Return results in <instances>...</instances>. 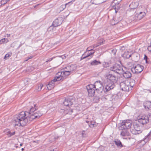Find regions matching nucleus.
Returning a JSON list of instances; mask_svg holds the SVG:
<instances>
[{
	"instance_id": "nucleus-38",
	"label": "nucleus",
	"mask_w": 151,
	"mask_h": 151,
	"mask_svg": "<svg viewBox=\"0 0 151 151\" xmlns=\"http://www.w3.org/2000/svg\"><path fill=\"white\" fill-rule=\"evenodd\" d=\"M147 59H148V58H147V56L146 55H145V57L144 58V59L145 60L146 62V63H147Z\"/></svg>"
},
{
	"instance_id": "nucleus-42",
	"label": "nucleus",
	"mask_w": 151,
	"mask_h": 151,
	"mask_svg": "<svg viewBox=\"0 0 151 151\" xmlns=\"http://www.w3.org/2000/svg\"><path fill=\"white\" fill-rule=\"evenodd\" d=\"M29 60V59H28V58H27V59L24 60V62H25Z\"/></svg>"
},
{
	"instance_id": "nucleus-19",
	"label": "nucleus",
	"mask_w": 151,
	"mask_h": 151,
	"mask_svg": "<svg viewBox=\"0 0 151 151\" xmlns=\"http://www.w3.org/2000/svg\"><path fill=\"white\" fill-rule=\"evenodd\" d=\"M143 106L147 110H148L150 109L151 108V102L148 101H146L144 103Z\"/></svg>"
},
{
	"instance_id": "nucleus-41",
	"label": "nucleus",
	"mask_w": 151,
	"mask_h": 151,
	"mask_svg": "<svg viewBox=\"0 0 151 151\" xmlns=\"http://www.w3.org/2000/svg\"><path fill=\"white\" fill-rule=\"evenodd\" d=\"M32 58H33L32 56H30L28 57L27 58H28V59H29Z\"/></svg>"
},
{
	"instance_id": "nucleus-25",
	"label": "nucleus",
	"mask_w": 151,
	"mask_h": 151,
	"mask_svg": "<svg viewBox=\"0 0 151 151\" xmlns=\"http://www.w3.org/2000/svg\"><path fill=\"white\" fill-rule=\"evenodd\" d=\"M75 0H72L71 1L68 2V3H66L65 5H62L60 7L59 9L60 11L63 10L65 8L66 6L67 5H68L69 4H72L73 2Z\"/></svg>"
},
{
	"instance_id": "nucleus-1",
	"label": "nucleus",
	"mask_w": 151,
	"mask_h": 151,
	"mask_svg": "<svg viewBox=\"0 0 151 151\" xmlns=\"http://www.w3.org/2000/svg\"><path fill=\"white\" fill-rule=\"evenodd\" d=\"M37 109L36 104H34L33 106L30 108L29 112L22 111L16 115L14 121L15 126H24L28 122V119L29 121H31L40 118L42 115V113L40 111H37Z\"/></svg>"
},
{
	"instance_id": "nucleus-33",
	"label": "nucleus",
	"mask_w": 151,
	"mask_h": 151,
	"mask_svg": "<svg viewBox=\"0 0 151 151\" xmlns=\"http://www.w3.org/2000/svg\"><path fill=\"white\" fill-rule=\"evenodd\" d=\"M15 132L11 133L10 131H9L7 132V135L9 137H10L12 135H14L15 134Z\"/></svg>"
},
{
	"instance_id": "nucleus-18",
	"label": "nucleus",
	"mask_w": 151,
	"mask_h": 151,
	"mask_svg": "<svg viewBox=\"0 0 151 151\" xmlns=\"http://www.w3.org/2000/svg\"><path fill=\"white\" fill-rule=\"evenodd\" d=\"M122 130L121 132V134L122 136H129V133L128 132V129L124 128L122 129H120Z\"/></svg>"
},
{
	"instance_id": "nucleus-29",
	"label": "nucleus",
	"mask_w": 151,
	"mask_h": 151,
	"mask_svg": "<svg viewBox=\"0 0 151 151\" xmlns=\"http://www.w3.org/2000/svg\"><path fill=\"white\" fill-rule=\"evenodd\" d=\"M43 85L42 84H40L38 85L36 88V91H40L41 90L42 87H43Z\"/></svg>"
},
{
	"instance_id": "nucleus-14",
	"label": "nucleus",
	"mask_w": 151,
	"mask_h": 151,
	"mask_svg": "<svg viewBox=\"0 0 151 151\" xmlns=\"http://www.w3.org/2000/svg\"><path fill=\"white\" fill-rule=\"evenodd\" d=\"M92 116H88V117H87V119L88 118L90 119V121H87L85 120L86 122L87 123H88L90 122V124L89 125V127H90L92 128L93 127H94L96 126L97 124L95 122L92 121V120H93V118H92Z\"/></svg>"
},
{
	"instance_id": "nucleus-23",
	"label": "nucleus",
	"mask_w": 151,
	"mask_h": 151,
	"mask_svg": "<svg viewBox=\"0 0 151 151\" xmlns=\"http://www.w3.org/2000/svg\"><path fill=\"white\" fill-rule=\"evenodd\" d=\"M131 53L127 51L125 52L122 55V56L124 58H128L131 56Z\"/></svg>"
},
{
	"instance_id": "nucleus-13",
	"label": "nucleus",
	"mask_w": 151,
	"mask_h": 151,
	"mask_svg": "<svg viewBox=\"0 0 151 151\" xmlns=\"http://www.w3.org/2000/svg\"><path fill=\"white\" fill-rule=\"evenodd\" d=\"M58 79L57 78H56V77H55L53 80H52L51 82L47 85V88L48 90H51L54 88L55 85L54 83L55 82L59 81H58Z\"/></svg>"
},
{
	"instance_id": "nucleus-26",
	"label": "nucleus",
	"mask_w": 151,
	"mask_h": 151,
	"mask_svg": "<svg viewBox=\"0 0 151 151\" xmlns=\"http://www.w3.org/2000/svg\"><path fill=\"white\" fill-rule=\"evenodd\" d=\"M115 144L118 147H122V144L121 142L119 140H116L114 141Z\"/></svg>"
},
{
	"instance_id": "nucleus-36",
	"label": "nucleus",
	"mask_w": 151,
	"mask_h": 151,
	"mask_svg": "<svg viewBox=\"0 0 151 151\" xmlns=\"http://www.w3.org/2000/svg\"><path fill=\"white\" fill-rule=\"evenodd\" d=\"M7 2L6 0H2L1 1V5H3L6 4Z\"/></svg>"
},
{
	"instance_id": "nucleus-3",
	"label": "nucleus",
	"mask_w": 151,
	"mask_h": 151,
	"mask_svg": "<svg viewBox=\"0 0 151 151\" xmlns=\"http://www.w3.org/2000/svg\"><path fill=\"white\" fill-rule=\"evenodd\" d=\"M93 85L94 86V88L99 93H100L103 91L104 93L107 92L104 91V89L106 88V84L105 85V87H102V85L100 81H96L94 85Z\"/></svg>"
},
{
	"instance_id": "nucleus-6",
	"label": "nucleus",
	"mask_w": 151,
	"mask_h": 151,
	"mask_svg": "<svg viewBox=\"0 0 151 151\" xmlns=\"http://www.w3.org/2000/svg\"><path fill=\"white\" fill-rule=\"evenodd\" d=\"M120 87L122 91H129L130 88L129 86V81L128 80L123 81L120 83Z\"/></svg>"
},
{
	"instance_id": "nucleus-31",
	"label": "nucleus",
	"mask_w": 151,
	"mask_h": 151,
	"mask_svg": "<svg viewBox=\"0 0 151 151\" xmlns=\"http://www.w3.org/2000/svg\"><path fill=\"white\" fill-rule=\"evenodd\" d=\"M30 82H31V80L30 79L26 78L24 80V83L25 85L28 84Z\"/></svg>"
},
{
	"instance_id": "nucleus-10",
	"label": "nucleus",
	"mask_w": 151,
	"mask_h": 151,
	"mask_svg": "<svg viewBox=\"0 0 151 151\" xmlns=\"http://www.w3.org/2000/svg\"><path fill=\"white\" fill-rule=\"evenodd\" d=\"M86 88L88 92V96L91 97L94 96L95 91L93 85L92 84H90L87 86Z\"/></svg>"
},
{
	"instance_id": "nucleus-28",
	"label": "nucleus",
	"mask_w": 151,
	"mask_h": 151,
	"mask_svg": "<svg viewBox=\"0 0 151 151\" xmlns=\"http://www.w3.org/2000/svg\"><path fill=\"white\" fill-rule=\"evenodd\" d=\"M69 67L70 68V71L71 73L73 71L75 70L76 69V67L74 65H71L69 66Z\"/></svg>"
},
{
	"instance_id": "nucleus-8",
	"label": "nucleus",
	"mask_w": 151,
	"mask_h": 151,
	"mask_svg": "<svg viewBox=\"0 0 151 151\" xmlns=\"http://www.w3.org/2000/svg\"><path fill=\"white\" fill-rule=\"evenodd\" d=\"M133 128L130 129V131L133 134H136L141 133L140 127L135 123H134Z\"/></svg>"
},
{
	"instance_id": "nucleus-12",
	"label": "nucleus",
	"mask_w": 151,
	"mask_h": 151,
	"mask_svg": "<svg viewBox=\"0 0 151 151\" xmlns=\"http://www.w3.org/2000/svg\"><path fill=\"white\" fill-rule=\"evenodd\" d=\"M121 0H114L111 3V6L115 10V12H117V11L116 9H118L120 8V4L119 2Z\"/></svg>"
},
{
	"instance_id": "nucleus-7",
	"label": "nucleus",
	"mask_w": 151,
	"mask_h": 151,
	"mask_svg": "<svg viewBox=\"0 0 151 151\" xmlns=\"http://www.w3.org/2000/svg\"><path fill=\"white\" fill-rule=\"evenodd\" d=\"M121 126L119 127V129H122L124 128L127 129L132 128V124L129 120H124L120 124Z\"/></svg>"
},
{
	"instance_id": "nucleus-27",
	"label": "nucleus",
	"mask_w": 151,
	"mask_h": 151,
	"mask_svg": "<svg viewBox=\"0 0 151 151\" xmlns=\"http://www.w3.org/2000/svg\"><path fill=\"white\" fill-rule=\"evenodd\" d=\"M135 81L134 80H132L130 81H129V86H130V88L133 87L135 84Z\"/></svg>"
},
{
	"instance_id": "nucleus-43",
	"label": "nucleus",
	"mask_w": 151,
	"mask_h": 151,
	"mask_svg": "<svg viewBox=\"0 0 151 151\" xmlns=\"http://www.w3.org/2000/svg\"><path fill=\"white\" fill-rule=\"evenodd\" d=\"M38 141H33V143H35V142H37V143H38Z\"/></svg>"
},
{
	"instance_id": "nucleus-21",
	"label": "nucleus",
	"mask_w": 151,
	"mask_h": 151,
	"mask_svg": "<svg viewBox=\"0 0 151 151\" xmlns=\"http://www.w3.org/2000/svg\"><path fill=\"white\" fill-rule=\"evenodd\" d=\"M122 74H123V76L126 78H130L131 76V73L129 71L124 72V71L123 73Z\"/></svg>"
},
{
	"instance_id": "nucleus-16",
	"label": "nucleus",
	"mask_w": 151,
	"mask_h": 151,
	"mask_svg": "<svg viewBox=\"0 0 151 151\" xmlns=\"http://www.w3.org/2000/svg\"><path fill=\"white\" fill-rule=\"evenodd\" d=\"M145 15L144 12H140L139 13H137L135 15V19L139 20L142 18Z\"/></svg>"
},
{
	"instance_id": "nucleus-24",
	"label": "nucleus",
	"mask_w": 151,
	"mask_h": 151,
	"mask_svg": "<svg viewBox=\"0 0 151 151\" xmlns=\"http://www.w3.org/2000/svg\"><path fill=\"white\" fill-rule=\"evenodd\" d=\"M101 64V62L96 60H95L92 61L90 63V65L92 66H95Z\"/></svg>"
},
{
	"instance_id": "nucleus-15",
	"label": "nucleus",
	"mask_w": 151,
	"mask_h": 151,
	"mask_svg": "<svg viewBox=\"0 0 151 151\" xmlns=\"http://www.w3.org/2000/svg\"><path fill=\"white\" fill-rule=\"evenodd\" d=\"M95 52L94 51H93V52L87 51L84 53L82 55L81 60L83 59L88 57L91 56V57H92V55Z\"/></svg>"
},
{
	"instance_id": "nucleus-49",
	"label": "nucleus",
	"mask_w": 151,
	"mask_h": 151,
	"mask_svg": "<svg viewBox=\"0 0 151 151\" xmlns=\"http://www.w3.org/2000/svg\"><path fill=\"white\" fill-rule=\"evenodd\" d=\"M6 0L7 2L8 1H9L10 0Z\"/></svg>"
},
{
	"instance_id": "nucleus-45",
	"label": "nucleus",
	"mask_w": 151,
	"mask_h": 151,
	"mask_svg": "<svg viewBox=\"0 0 151 151\" xmlns=\"http://www.w3.org/2000/svg\"><path fill=\"white\" fill-rule=\"evenodd\" d=\"M86 119H87V120H87V121H90V119H88H88H87V117L86 118Z\"/></svg>"
},
{
	"instance_id": "nucleus-50",
	"label": "nucleus",
	"mask_w": 151,
	"mask_h": 151,
	"mask_svg": "<svg viewBox=\"0 0 151 151\" xmlns=\"http://www.w3.org/2000/svg\"><path fill=\"white\" fill-rule=\"evenodd\" d=\"M54 151V150H51V151Z\"/></svg>"
},
{
	"instance_id": "nucleus-22",
	"label": "nucleus",
	"mask_w": 151,
	"mask_h": 151,
	"mask_svg": "<svg viewBox=\"0 0 151 151\" xmlns=\"http://www.w3.org/2000/svg\"><path fill=\"white\" fill-rule=\"evenodd\" d=\"M61 21L59 22V19H56L53 22L52 26L54 27H57L61 24Z\"/></svg>"
},
{
	"instance_id": "nucleus-48",
	"label": "nucleus",
	"mask_w": 151,
	"mask_h": 151,
	"mask_svg": "<svg viewBox=\"0 0 151 151\" xmlns=\"http://www.w3.org/2000/svg\"><path fill=\"white\" fill-rule=\"evenodd\" d=\"M22 143H21V144H20V146H22Z\"/></svg>"
},
{
	"instance_id": "nucleus-2",
	"label": "nucleus",
	"mask_w": 151,
	"mask_h": 151,
	"mask_svg": "<svg viewBox=\"0 0 151 151\" xmlns=\"http://www.w3.org/2000/svg\"><path fill=\"white\" fill-rule=\"evenodd\" d=\"M106 78V81L105 82L106 88L104 91H108L114 88V83L116 82V79L115 76L111 74L107 75Z\"/></svg>"
},
{
	"instance_id": "nucleus-35",
	"label": "nucleus",
	"mask_w": 151,
	"mask_h": 151,
	"mask_svg": "<svg viewBox=\"0 0 151 151\" xmlns=\"http://www.w3.org/2000/svg\"><path fill=\"white\" fill-rule=\"evenodd\" d=\"M93 51H94V50H93L91 48V47H89L87 48L86 49V51H90L91 52H93Z\"/></svg>"
},
{
	"instance_id": "nucleus-5",
	"label": "nucleus",
	"mask_w": 151,
	"mask_h": 151,
	"mask_svg": "<svg viewBox=\"0 0 151 151\" xmlns=\"http://www.w3.org/2000/svg\"><path fill=\"white\" fill-rule=\"evenodd\" d=\"M111 70L119 74L123 73V67L121 65L116 64L110 68Z\"/></svg>"
},
{
	"instance_id": "nucleus-11",
	"label": "nucleus",
	"mask_w": 151,
	"mask_h": 151,
	"mask_svg": "<svg viewBox=\"0 0 151 151\" xmlns=\"http://www.w3.org/2000/svg\"><path fill=\"white\" fill-rule=\"evenodd\" d=\"M138 121L141 124H145L149 122L148 117L146 115L142 116L138 119Z\"/></svg>"
},
{
	"instance_id": "nucleus-39",
	"label": "nucleus",
	"mask_w": 151,
	"mask_h": 151,
	"mask_svg": "<svg viewBox=\"0 0 151 151\" xmlns=\"http://www.w3.org/2000/svg\"><path fill=\"white\" fill-rule=\"evenodd\" d=\"M53 58H51L49 59H48L47 60V61H46V62H48L51 61L52 60Z\"/></svg>"
},
{
	"instance_id": "nucleus-44",
	"label": "nucleus",
	"mask_w": 151,
	"mask_h": 151,
	"mask_svg": "<svg viewBox=\"0 0 151 151\" xmlns=\"http://www.w3.org/2000/svg\"><path fill=\"white\" fill-rule=\"evenodd\" d=\"M7 37H9L10 36V34H7Z\"/></svg>"
},
{
	"instance_id": "nucleus-37",
	"label": "nucleus",
	"mask_w": 151,
	"mask_h": 151,
	"mask_svg": "<svg viewBox=\"0 0 151 151\" xmlns=\"http://www.w3.org/2000/svg\"><path fill=\"white\" fill-rule=\"evenodd\" d=\"M147 49L149 51L151 52V42L150 44V45L148 47Z\"/></svg>"
},
{
	"instance_id": "nucleus-47",
	"label": "nucleus",
	"mask_w": 151,
	"mask_h": 151,
	"mask_svg": "<svg viewBox=\"0 0 151 151\" xmlns=\"http://www.w3.org/2000/svg\"><path fill=\"white\" fill-rule=\"evenodd\" d=\"M22 151H23L24 150V148H22Z\"/></svg>"
},
{
	"instance_id": "nucleus-30",
	"label": "nucleus",
	"mask_w": 151,
	"mask_h": 151,
	"mask_svg": "<svg viewBox=\"0 0 151 151\" xmlns=\"http://www.w3.org/2000/svg\"><path fill=\"white\" fill-rule=\"evenodd\" d=\"M9 41L6 38H4L0 40V44H2L4 43H6Z\"/></svg>"
},
{
	"instance_id": "nucleus-46",
	"label": "nucleus",
	"mask_w": 151,
	"mask_h": 151,
	"mask_svg": "<svg viewBox=\"0 0 151 151\" xmlns=\"http://www.w3.org/2000/svg\"><path fill=\"white\" fill-rule=\"evenodd\" d=\"M101 45V44H100L99 45H97V46H95V47H97V46H99V45Z\"/></svg>"
},
{
	"instance_id": "nucleus-40",
	"label": "nucleus",
	"mask_w": 151,
	"mask_h": 151,
	"mask_svg": "<svg viewBox=\"0 0 151 151\" xmlns=\"http://www.w3.org/2000/svg\"><path fill=\"white\" fill-rule=\"evenodd\" d=\"M60 57H62V59H64L65 58V56L64 55H62V56H60Z\"/></svg>"
},
{
	"instance_id": "nucleus-20",
	"label": "nucleus",
	"mask_w": 151,
	"mask_h": 151,
	"mask_svg": "<svg viewBox=\"0 0 151 151\" xmlns=\"http://www.w3.org/2000/svg\"><path fill=\"white\" fill-rule=\"evenodd\" d=\"M138 6V3L137 2L132 3L129 5V6L131 9V10L136 9Z\"/></svg>"
},
{
	"instance_id": "nucleus-17",
	"label": "nucleus",
	"mask_w": 151,
	"mask_h": 151,
	"mask_svg": "<svg viewBox=\"0 0 151 151\" xmlns=\"http://www.w3.org/2000/svg\"><path fill=\"white\" fill-rule=\"evenodd\" d=\"M63 104L66 106H69L72 105L73 103L70 99L67 98L65 99L63 102Z\"/></svg>"
},
{
	"instance_id": "nucleus-4",
	"label": "nucleus",
	"mask_w": 151,
	"mask_h": 151,
	"mask_svg": "<svg viewBox=\"0 0 151 151\" xmlns=\"http://www.w3.org/2000/svg\"><path fill=\"white\" fill-rule=\"evenodd\" d=\"M71 73L68 71L62 70L61 71L58 72L57 74L56 78L58 79V81H60L61 79L63 80L67 76L69 75Z\"/></svg>"
},
{
	"instance_id": "nucleus-32",
	"label": "nucleus",
	"mask_w": 151,
	"mask_h": 151,
	"mask_svg": "<svg viewBox=\"0 0 151 151\" xmlns=\"http://www.w3.org/2000/svg\"><path fill=\"white\" fill-rule=\"evenodd\" d=\"M12 55L11 53L9 52L6 54L4 57V59L6 60L8 59Z\"/></svg>"
},
{
	"instance_id": "nucleus-9",
	"label": "nucleus",
	"mask_w": 151,
	"mask_h": 151,
	"mask_svg": "<svg viewBox=\"0 0 151 151\" xmlns=\"http://www.w3.org/2000/svg\"><path fill=\"white\" fill-rule=\"evenodd\" d=\"M143 67L138 64L131 68V70L133 73H138L141 72L143 70Z\"/></svg>"
},
{
	"instance_id": "nucleus-34",
	"label": "nucleus",
	"mask_w": 151,
	"mask_h": 151,
	"mask_svg": "<svg viewBox=\"0 0 151 151\" xmlns=\"http://www.w3.org/2000/svg\"><path fill=\"white\" fill-rule=\"evenodd\" d=\"M63 70H66V71H69L70 72V73L69 66H66V67H65Z\"/></svg>"
}]
</instances>
